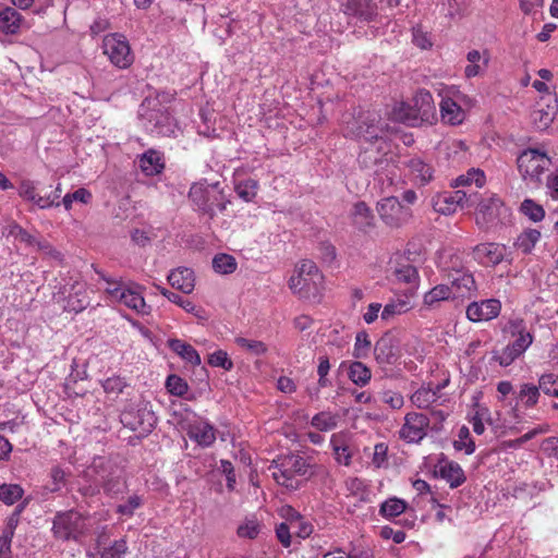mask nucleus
<instances>
[{
  "instance_id": "nucleus-1",
  "label": "nucleus",
  "mask_w": 558,
  "mask_h": 558,
  "mask_svg": "<svg viewBox=\"0 0 558 558\" xmlns=\"http://www.w3.org/2000/svg\"><path fill=\"white\" fill-rule=\"evenodd\" d=\"M288 284L300 298H316L323 289L324 276L313 260L302 259L295 265Z\"/></svg>"
},
{
  "instance_id": "nucleus-2",
  "label": "nucleus",
  "mask_w": 558,
  "mask_h": 558,
  "mask_svg": "<svg viewBox=\"0 0 558 558\" xmlns=\"http://www.w3.org/2000/svg\"><path fill=\"white\" fill-rule=\"evenodd\" d=\"M90 518L76 510L59 511L52 520V534L61 541L78 542L92 530Z\"/></svg>"
},
{
  "instance_id": "nucleus-3",
  "label": "nucleus",
  "mask_w": 558,
  "mask_h": 558,
  "mask_svg": "<svg viewBox=\"0 0 558 558\" xmlns=\"http://www.w3.org/2000/svg\"><path fill=\"white\" fill-rule=\"evenodd\" d=\"M138 117L147 132L171 136L177 125L167 109L156 99H145L138 109Z\"/></svg>"
},
{
  "instance_id": "nucleus-4",
  "label": "nucleus",
  "mask_w": 558,
  "mask_h": 558,
  "mask_svg": "<svg viewBox=\"0 0 558 558\" xmlns=\"http://www.w3.org/2000/svg\"><path fill=\"white\" fill-rule=\"evenodd\" d=\"M344 135L364 143L377 140L385 134V124L376 112H362L357 117L343 119Z\"/></svg>"
},
{
  "instance_id": "nucleus-5",
  "label": "nucleus",
  "mask_w": 558,
  "mask_h": 558,
  "mask_svg": "<svg viewBox=\"0 0 558 558\" xmlns=\"http://www.w3.org/2000/svg\"><path fill=\"white\" fill-rule=\"evenodd\" d=\"M518 170L526 184H538L551 165L546 153L535 148L523 150L517 159Z\"/></svg>"
},
{
  "instance_id": "nucleus-6",
  "label": "nucleus",
  "mask_w": 558,
  "mask_h": 558,
  "mask_svg": "<svg viewBox=\"0 0 558 558\" xmlns=\"http://www.w3.org/2000/svg\"><path fill=\"white\" fill-rule=\"evenodd\" d=\"M274 463L272 476L275 481L287 488H298V476H304L307 473L308 464L306 460L298 454L282 456Z\"/></svg>"
},
{
  "instance_id": "nucleus-7",
  "label": "nucleus",
  "mask_w": 558,
  "mask_h": 558,
  "mask_svg": "<svg viewBox=\"0 0 558 558\" xmlns=\"http://www.w3.org/2000/svg\"><path fill=\"white\" fill-rule=\"evenodd\" d=\"M189 197L204 213L210 217L217 211H223L227 206L225 195L219 190V183L204 185L195 183L190 189Z\"/></svg>"
},
{
  "instance_id": "nucleus-8",
  "label": "nucleus",
  "mask_w": 558,
  "mask_h": 558,
  "mask_svg": "<svg viewBox=\"0 0 558 558\" xmlns=\"http://www.w3.org/2000/svg\"><path fill=\"white\" fill-rule=\"evenodd\" d=\"M478 192L462 191L438 193L432 197V206L436 213L451 215L458 208L473 207L477 203Z\"/></svg>"
},
{
  "instance_id": "nucleus-9",
  "label": "nucleus",
  "mask_w": 558,
  "mask_h": 558,
  "mask_svg": "<svg viewBox=\"0 0 558 558\" xmlns=\"http://www.w3.org/2000/svg\"><path fill=\"white\" fill-rule=\"evenodd\" d=\"M377 211L381 221L390 228H401L413 219L412 209L396 196L385 197L378 202Z\"/></svg>"
},
{
  "instance_id": "nucleus-10",
  "label": "nucleus",
  "mask_w": 558,
  "mask_h": 558,
  "mask_svg": "<svg viewBox=\"0 0 558 558\" xmlns=\"http://www.w3.org/2000/svg\"><path fill=\"white\" fill-rule=\"evenodd\" d=\"M102 49L111 63L119 69H126L133 63L134 57L131 52L129 41L121 34L105 36Z\"/></svg>"
},
{
  "instance_id": "nucleus-11",
  "label": "nucleus",
  "mask_w": 558,
  "mask_h": 558,
  "mask_svg": "<svg viewBox=\"0 0 558 558\" xmlns=\"http://www.w3.org/2000/svg\"><path fill=\"white\" fill-rule=\"evenodd\" d=\"M390 144L385 136L364 143L357 161L364 169L377 171L387 161Z\"/></svg>"
},
{
  "instance_id": "nucleus-12",
  "label": "nucleus",
  "mask_w": 558,
  "mask_h": 558,
  "mask_svg": "<svg viewBox=\"0 0 558 558\" xmlns=\"http://www.w3.org/2000/svg\"><path fill=\"white\" fill-rule=\"evenodd\" d=\"M428 426L429 420L425 414L410 412L404 416L399 436L407 442H418L426 436Z\"/></svg>"
},
{
  "instance_id": "nucleus-13",
  "label": "nucleus",
  "mask_w": 558,
  "mask_h": 558,
  "mask_svg": "<svg viewBox=\"0 0 558 558\" xmlns=\"http://www.w3.org/2000/svg\"><path fill=\"white\" fill-rule=\"evenodd\" d=\"M401 163L408 170L407 174L415 185L424 186L433 181L435 169L421 157H408Z\"/></svg>"
},
{
  "instance_id": "nucleus-14",
  "label": "nucleus",
  "mask_w": 558,
  "mask_h": 558,
  "mask_svg": "<svg viewBox=\"0 0 558 558\" xmlns=\"http://www.w3.org/2000/svg\"><path fill=\"white\" fill-rule=\"evenodd\" d=\"M501 311V303L497 299H487L472 302L468 305L465 314L473 323L488 322L496 318Z\"/></svg>"
},
{
  "instance_id": "nucleus-15",
  "label": "nucleus",
  "mask_w": 558,
  "mask_h": 558,
  "mask_svg": "<svg viewBox=\"0 0 558 558\" xmlns=\"http://www.w3.org/2000/svg\"><path fill=\"white\" fill-rule=\"evenodd\" d=\"M557 100L548 96L543 97L539 102H537L536 108L531 113L532 123L535 129L538 131H544L549 128L553 123L556 113H557Z\"/></svg>"
},
{
  "instance_id": "nucleus-16",
  "label": "nucleus",
  "mask_w": 558,
  "mask_h": 558,
  "mask_svg": "<svg viewBox=\"0 0 558 558\" xmlns=\"http://www.w3.org/2000/svg\"><path fill=\"white\" fill-rule=\"evenodd\" d=\"M121 422L132 430L148 433L156 423V416L150 410L143 408L136 412H124L121 415Z\"/></svg>"
},
{
  "instance_id": "nucleus-17",
  "label": "nucleus",
  "mask_w": 558,
  "mask_h": 558,
  "mask_svg": "<svg viewBox=\"0 0 558 558\" xmlns=\"http://www.w3.org/2000/svg\"><path fill=\"white\" fill-rule=\"evenodd\" d=\"M186 433L190 439L195 441L201 447H209L216 440L215 427L203 418H196L195 421L189 423Z\"/></svg>"
},
{
  "instance_id": "nucleus-18",
  "label": "nucleus",
  "mask_w": 558,
  "mask_h": 558,
  "mask_svg": "<svg viewBox=\"0 0 558 558\" xmlns=\"http://www.w3.org/2000/svg\"><path fill=\"white\" fill-rule=\"evenodd\" d=\"M474 206L477 209L476 222L488 223L493 222L500 215L502 202L496 195L482 197L478 194L477 203Z\"/></svg>"
},
{
  "instance_id": "nucleus-19",
  "label": "nucleus",
  "mask_w": 558,
  "mask_h": 558,
  "mask_svg": "<svg viewBox=\"0 0 558 558\" xmlns=\"http://www.w3.org/2000/svg\"><path fill=\"white\" fill-rule=\"evenodd\" d=\"M449 290L452 291V300L470 298L476 290L473 276L470 272L456 271L451 277Z\"/></svg>"
},
{
  "instance_id": "nucleus-20",
  "label": "nucleus",
  "mask_w": 558,
  "mask_h": 558,
  "mask_svg": "<svg viewBox=\"0 0 558 558\" xmlns=\"http://www.w3.org/2000/svg\"><path fill=\"white\" fill-rule=\"evenodd\" d=\"M412 118L428 121L434 117L435 106L433 96L428 90H418L412 99Z\"/></svg>"
},
{
  "instance_id": "nucleus-21",
  "label": "nucleus",
  "mask_w": 558,
  "mask_h": 558,
  "mask_svg": "<svg viewBox=\"0 0 558 558\" xmlns=\"http://www.w3.org/2000/svg\"><path fill=\"white\" fill-rule=\"evenodd\" d=\"M507 331L511 336L515 337V340L510 343L519 353H523L532 344L533 337L526 331L525 323L521 318H514L509 320L507 325Z\"/></svg>"
},
{
  "instance_id": "nucleus-22",
  "label": "nucleus",
  "mask_w": 558,
  "mask_h": 558,
  "mask_svg": "<svg viewBox=\"0 0 558 558\" xmlns=\"http://www.w3.org/2000/svg\"><path fill=\"white\" fill-rule=\"evenodd\" d=\"M437 473L449 483L451 488L461 486L466 480L464 471L454 461L440 460L437 464Z\"/></svg>"
},
{
  "instance_id": "nucleus-23",
  "label": "nucleus",
  "mask_w": 558,
  "mask_h": 558,
  "mask_svg": "<svg viewBox=\"0 0 558 558\" xmlns=\"http://www.w3.org/2000/svg\"><path fill=\"white\" fill-rule=\"evenodd\" d=\"M342 7L345 14L371 21L377 15V5L373 0H344Z\"/></svg>"
},
{
  "instance_id": "nucleus-24",
  "label": "nucleus",
  "mask_w": 558,
  "mask_h": 558,
  "mask_svg": "<svg viewBox=\"0 0 558 558\" xmlns=\"http://www.w3.org/2000/svg\"><path fill=\"white\" fill-rule=\"evenodd\" d=\"M168 281L172 288L180 290L185 294L193 292L195 287V277L191 268L179 267L168 275Z\"/></svg>"
},
{
  "instance_id": "nucleus-25",
  "label": "nucleus",
  "mask_w": 558,
  "mask_h": 558,
  "mask_svg": "<svg viewBox=\"0 0 558 558\" xmlns=\"http://www.w3.org/2000/svg\"><path fill=\"white\" fill-rule=\"evenodd\" d=\"M374 355L376 362L381 366L395 364L398 360V353L392 338L381 337L375 344Z\"/></svg>"
},
{
  "instance_id": "nucleus-26",
  "label": "nucleus",
  "mask_w": 558,
  "mask_h": 558,
  "mask_svg": "<svg viewBox=\"0 0 558 558\" xmlns=\"http://www.w3.org/2000/svg\"><path fill=\"white\" fill-rule=\"evenodd\" d=\"M440 114L444 122L458 125L465 119L464 110L451 97L442 98L440 102Z\"/></svg>"
},
{
  "instance_id": "nucleus-27",
  "label": "nucleus",
  "mask_w": 558,
  "mask_h": 558,
  "mask_svg": "<svg viewBox=\"0 0 558 558\" xmlns=\"http://www.w3.org/2000/svg\"><path fill=\"white\" fill-rule=\"evenodd\" d=\"M116 303L122 304L142 315L149 313L142 293L129 287H125L124 291L120 293V298Z\"/></svg>"
},
{
  "instance_id": "nucleus-28",
  "label": "nucleus",
  "mask_w": 558,
  "mask_h": 558,
  "mask_svg": "<svg viewBox=\"0 0 558 558\" xmlns=\"http://www.w3.org/2000/svg\"><path fill=\"white\" fill-rule=\"evenodd\" d=\"M73 292L69 293L64 310L68 312L80 313L89 305V300L83 283L76 282L72 287Z\"/></svg>"
},
{
  "instance_id": "nucleus-29",
  "label": "nucleus",
  "mask_w": 558,
  "mask_h": 558,
  "mask_svg": "<svg viewBox=\"0 0 558 558\" xmlns=\"http://www.w3.org/2000/svg\"><path fill=\"white\" fill-rule=\"evenodd\" d=\"M155 288L163 295L166 296L171 303L173 304H177L178 306H180L181 308H183L185 312L194 315L195 317L199 318V319H205L206 316H205V311L199 307V306H196L193 302H191L190 300H186V299H183L181 295H179L178 293H174L163 287H160L158 284H155Z\"/></svg>"
},
{
  "instance_id": "nucleus-30",
  "label": "nucleus",
  "mask_w": 558,
  "mask_h": 558,
  "mask_svg": "<svg viewBox=\"0 0 558 558\" xmlns=\"http://www.w3.org/2000/svg\"><path fill=\"white\" fill-rule=\"evenodd\" d=\"M138 167L145 175L151 177L159 174L163 170L165 163L159 151L149 149L140 157Z\"/></svg>"
},
{
  "instance_id": "nucleus-31",
  "label": "nucleus",
  "mask_w": 558,
  "mask_h": 558,
  "mask_svg": "<svg viewBox=\"0 0 558 558\" xmlns=\"http://www.w3.org/2000/svg\"><path fill=\"white\" fill-rule=\"evenodd\" d=\"M340 367L348 369L350 380L356 386L364 387L372 378L371 369L362 362H342Z\"/></svg>"
},
{
  "instance_id": "nucleus-32",
  "label": "nucleus",
  "mask_w": 558,
  "mask_h": 558,
  "mask_svg": "<svg viewBox=\"0 0 558 558\" xmlns=\"http://www.w3.org/2000/svg\"><path fill=\"white\" fill-rule=\"evenodd\" d=\"M22 22L23 17L15 9L7 7L0 11V32L5 35L17 34Z\"/></svg>"
},
{
  "instance_id": "nucleus-33",
  "label": "nucleus",
  "mask_w": 558,
  "mask_h": 558,
  "mask_svg": "<svg viewBox=\"0 0 558 558\" xmlns=\"http://www.w3.org/2000/svg\"><path fill=\"white\" fill-rule=\"evenodd\" d=\"M504 246H474L473 257L484 266H494L504 258Z\"/></svg>"
},
{
  "instance_id": "nucleus-34",
  "label": "nucleus",
  "mask_w": 558,
  "mask_h": 558,
  "mask_svg": "<svg viewBox=\"0 0 558 558\" xmlns=\"http://www.w3.org/2000/svg\"><path fill=\"white\" fill-rule=\"evenodd\" d=\"M445 385H437L436 388L421 387L412 393L410 400L418 409H427L439 398V391Z\"/></svg>"
},
{
  "instance_id": "nucleus-35",
  "label": "nucleus",
  "mask_w": 558,
  "mask_h": 558,
  "mask_svg": "<svg viewBox=\"0 0 558 558\" xmlns=\"http://www.w3.org/2000/svg\"><path fill=\"white\" fill-rule=\"evenodd\" d=\"M168 345L182 360L192 364L193 366H197L201 364V356L191 344L180 339H170L168 341Z\"/></svg>"
},
{
  "instance_id": "nucleus-36",
  "label": "nucleus",
  "mask_w": 558,
  "mask_h": 558,
  "mask_svg": "<svg viewBox=\"0 0 558 558\" xmlns=\"http://www.w3.org/2000/svg\"><path fill=\"white\" fill-rule=\"evenodd\" d=\"M411 301L408 298L391 300L388 302L381 311V320L389 322L396 316L408 313L412 310Z\"/></svg>"
},
{
  "instance_id": "nucleus-37",
  "label": "nucleus",
  "mask_w": 558,
  "mask_h": 558,
  "mask_svg": "<svg viewBox=\"0 0 558 558\" xmlns=\"http://www.w3.org/2000/svg\"><path fill=\"white\" fill-rule=\"evenodd\" d=\"M485 183V174L480 169H470L466 174H462L454 180L453 186H465V191H476Z\"/></svg>"
},
{
  "instance_id": "nucleus-38",
  "label": "nucleus",
  "mask_w": 558,
  "mask_h": 558,
  "mask_svg": "<svg viewBox=\"0 0 558 558\" xmlns=\"http://www.w3.org/2000/svg\"><path fill=\"white\" fill-rule=\"evenodd\" d=\"M335 459L339 464L350 465L352 452L340 434H333L330 439Z\"/></svg>"
},
{
  "instance_id": "nucleus-39",
  "label": "nucleus",
  "mask_w": 558,
  "mask_h": 558,
  "mask_svg": "<svg viewBox=\"0 0 558 558\" xmlns=\"http://www.w3.org/2000/svg\"><path fill=\"white\" fill-rule=\"evenodd\" d=\"M287 514H289V521L292 526V533L295 534L300 538L308 537L313 532V525L304 520L298 512H295L291 507L286 509Z\"/></svg>"
},
{
  "instance_id": "nucleus-40",
  "label": "nucleus",
  "mask_w": 558,
  "mask_h": 558,
  "mask_svg": "<svg viewBox=\"0 0 558 558\" xmlns=\"http://www.w3.org/2000/svg\"><path fill=\"white\" fill-rule=\"evenodd\" d=\"M450 299H452V291L449 290V286L437 284L424 294L423 303L427 307H434L439 302Z\"/></svg>"
},
{
  "instance_id": "nucleus-41",
  "label": "nucleus",
  "mask_w": 558,
  "mask_h": 558,
  "mask_svg": "<svg viewBox=\"0 0 558 558\" xmlns=\"http://www.w3.org/2000/svg\"><path fill=\"white\" fill-rule=\"evenodd\" d=\"M339 415L323 411L312 417L311 425L319 432H330L338 426Z\"/></svg>"
},
{
  "instance_id": "nucleus-42",
  "label": "nucleus",
  "mask_w": 558,
  "mask_h": 558,
  "mask_svg": "<svg viewBox=\"0 0 558 558\" xmlns=\"http://www.w3.org/2000/svg\"><path fill=\"white\" fill-rule=\"evenodd\" d=\"M352 218L357 228L365 230L372 226L374 216L364 202H359L353 206Z\"/></svg>"
},
{
  "instance_id": "nucleus-43",
  "label": "nucleus",
  "mask_w": 558,
  "mask_h": 558,
  "mask_svg": "<svg viewBox=\"0 0 558 558\" xmlns=\"http://www.w3.org/2000/svg\"><path fill=\"white\" fill-rule=\"evenodd\" d=\"M20 195L36 205H38L40 208H46L52 206V201H50V197L40 196L36 193V189L31 181H24L22 182L20 186Z\"/></svg>"
},
{
  "instance_id": "nucleus-44",
  "label": "nucleus",
  "mask_w": 558,
  "mask_h": 558,
  "mask_svg": "<svg viewBox=\"0 0 558 558\" xmlns=\"http://www.w3.org/2000/svg\"><path fill=\"white\" fill-rule=\"evenodd\" d=\"M490 411L487 407L476 403L474 405L473 414L470 418V423L473 430L477 435H482L485 432V422L490 423Z\"/></svg>"
},
{
  "instance_id": "nucleus-45",
  "label": "nucleus",
  "mask_w": 558,
  "mask_h": 558,
  "mask_svg": "<svg viewBox=\"0 0 558 558\" xmlns=\"http://www.w3.org/2000/svg\"><path fill=\"white\" fill-rule=\"evenodd\" d=\"M236 260L233 256L229 254H217L213 258V268L217 274L220 275H229L235 271L236 269Z\"/></svg>"
},
{
  "instance_id": "nucleus-46",
  "label": "nucleus",
  "mask_w": 558,
  "mask_h": 558,
  "mask_svg": "<svg viewBox=\"0 0 558 558\" xmlns=\"http://www.w3.org/2000/svg\"><path fill=\"white\" fill-rule=\"evenodd\" d=\"M395 275L399 282L410 284L413 289H416L420 284L417 269L411 264L398 267Z\"/></svg>"
},
{
  "instance_id": "nucleus-47",
  "label": "nucleus",
  "mask_w": 558,
  "mask_h": 558,
  "mask_svg": "<svg viewBox=\"0 0 558 558\" xmlns=\"http://www.w3.org/2000/svg\"><path fill=\"white\" fill-rule=\"evenodd\" d=\"M96 272L99 275L101 280H104L107 284V287L105 288V292L109 301L116 303L120 298V293L124 291L126 286L116 278L106 276L100 270H96Z\"/></svg>"
},
{
  "instance_id": "nucleus-48",
  "label": "nucleus",
  "mask_w": 558,
  "mask_h": 558,
  "mask_svg": "<svg viewBox=\"0 0 558 558\" xmlns=\"http://www.w3.org/2000/svg\"><path fill=\"white\" fill-rule=\"evenodd\" d=\"M520 211L534 222H538L545 217V210L543 206L531 198H526L521 203Z\"/></svg>"
},
{
  "instance_id": "nucleus-49",
  "label": "nucleus",
  "mask_w": 558,
  "mask_h": 558,
  "mask_svg": "<svg viewBox=\"0 0 558 558\" xmlns=\"http://www.w3.org/2000/svg\"><path fill=\"white\" fill-rule=\"evenodd\" d=\"M405 501L399 498H390L381 504L380 514L386 518H395L404 512Z\"/></svg>"
},
{
  "instance_id": "nucleus-50",
  "label": "nucleus",
  "mask_w": 558,
  "mask_h": 558,
  "mask_svg": "<svg viewBox=\"0 0 558 558\" xmlns=\"http://www.w3.org/2000/svg\"><path fill=\"white\" fill-rule=\"evenodd\" d=\"M539 389L537 386L535 385H531V384H523L521 387H520V391H519V400L521 402H523V404L526 407V408H532L534 407L537 401H538V397H539Z\"/></svg>"
},
{
  "instance_id": "nucleus-51",
  "label": "nucleus",
  "mask_w": 558,
  "mask_h": 558,
  "mask_svg": "<svg viewBox=\"0 0 558 558\" xmlns=\"http://www.w3.org/2000/svg\"><path fill=\"white\" fill-rule=\"evenodd\" d=\"M143 497L140 495H131L124 502L118 505L117 513L122 517L131 518L134 512L143 506Z\"/></svg>"
},
{
  "instance_id": "nucleus-52",
  "label": "nucleus",
  "mask_w": 558,
  "mask_h": 558,
  "mask_svg": "<svg viewBox=\"0 0 558 558\" xmlns=\"http://www.w3.org/2000/svg\"><path fill=\"white\" fill-rule=\"evenodd\" d=\"M453 447L458 451H464L465 454H471L475 450V444L470 437L469 428L462 426L459 430L458 439L454 440Z\"/></svg>"
},
{
  "instance_id": "nucleus-53",
  "label": "nucleus",
  "mask_w": 558,
  "mask_h": 558,
  "mask_svg": "<svg viewBox=\"0 0 558 558\" xmlns=\"http://www.w3.org/2000/svg\"><path fill=\"white\" fill-rule=\"evenodd\" d=\"M5 230L7 233L3 231V234L5 235V241L8 242H19L26 244H32L33 242L32 235L17 225H11Z\"/></svg>"
},
{
  "instance_id": "nucleus-54",
  "label": "nucleus",
  "mask_w": 558,
  "mask_h": 558,
  "mask_svg": "<svg viewBox=\"0 0 558 558\" xmlns=\"http://www.w3.org/2000/svg\"><path fill=\"white\" fill-rule=\"evenodd\" d=\"M234 342L242 349L254 355H263L267 352V345L259 340L247 339L244 337H236Z\"/></svg>"
},
{
  "instance_id": "nucleus-55",
  "label": "nucleus",
  "mask_w": 558,
  "mask_h": 558,
  "mask_svg": "<svg viewBox=\"0 0 558 558\" xmlns=\"http://www.w3.org/2000/svg\"><path fill=\"white\" fill-rule=\"evenodd\" d=\"M379 400L392 410H399L404 404L403 396L391 389H384L378 393Z\"/></svg>"
},
{
  "instance_id": "nucleus-56",
  "label": "nucleus",
  "mask_w": 558,
  "mask_h": 558,
  "mask_svg": "<svg viewBox=\"0 0 558 558\" xmlns=\"http://www.w3.org/2000/svg\"><path fill=\"white\" fill-rule=\"evenodd\" d=\"M102 488L107 495L118 497L125 490L126 484L121 476H110L104 482Z\"/></svg>"
},
{
  "instance_id": "nucleus-57",
  "label": "nucleus",
  "mask_w": 558,
  "mask_h": 558,
  "mask_svg": "<svg viewBox=\"0 0 558 558\" xmlns=\"http://www.w3.org/2000/svg\"><path fill=\"white\" fill-rule=\"evenodd\" d=\"M90 199L92 193L88 190L81 187L74 191L73 193L65 194L62 199V204L64 208L69 210L73 202H81L83 204H87L90 202Z\"/></svg>"
},
{
  "instance_id": "nucleus-58",
  "label": "nucleus",
  "mask_w": 558,
  "mask_h": 558,
  "mask_svg": "<svg viewBox=\"0 0 558 558\" xmlns=\"http://www.w3.org/2000/svg\"><path fill=\"white\" fill-rule=\"evenodd\" d=\"M23 495V489L19 485H1L0 486V500L7 505H13Z\"/></svg>"
},
{
  "instance_id": "nucleus-59",
  "label": "nucleus",
  "mask_w": 558,
  "mask_h": 558,
  "mask_svg": "<svg viewBox=\"0 0 558 558\" xmlns=\"http://www.w3.org/2000/svg\"><path fill=\"white\" fill-rule=\"evenodd\" d=\"M166 387L168 391L178 397H182L187 392V383L178 375H170L166 380Z\"/></svg>"
},
{
  "instance_id": "nucleus-60",
  "label": "nucleus",
  "mask_w": 558,
  "mask_h": 558,
  "mask_svg": "<svg viewBox=\"0 0 558 558\" xmlns=\"http://www.w3.org/2000/svg\"><path fill=\"white\" fill-rule=\"evenodd\" d=\"M208 364L213 367L223 368L225 371H231L233 368V362L223 350H217L211 353L208 357Z\"/></svg>"
},
{
  "instance_id": "nucleus-61",
  "label": "nucleus",
  "mask_w": 558,
  "mask_h": 558,
  "mask_svg": "<svg viewBox=\"0 0 558 558\" xmlns=\"http://www.w3.org/2000/svg\"><path fill=\"white\" fill-rule=\"evenodd\" d=\"M257 191V183L254 180H245L241 181L235 186V192L239 195L240 198H242L245 202L252 201Z\"/></svg>"
},
{
  "instance_id": "nucleus-62",
  "label": "nucleus",
  "mask_w": 558,
  "mask_h": 558,
  "mask_svg": "<svg viewBox=\"0 0 558 558\" xmlns=\"http://www.w3.org/2000/svg\"><path fill=\"white\" fill-rule=\"evenodd\" d=\"M238 536L243 538H255L259 533V524L254 519H247L238 527Z\"/></svg>"
},
{
  "instance_id": "nucleus-63",
  "label": "nucleus",
  "mask_w": 558,
  "mask_h": 558,
  "mask_svg": "<svg viewBox=\"0 0 558 558\" xmlns=\"http://www.w3.org/2000/svg\"><path fill=\"white\" fill-rule=\"evenodd\" d=\"M329 371H330V362H329L328 356L327 355H320L318 357V366H317L318 386L319 387H329V386H331V381L327 377Z\"/></svg>"
},
{
  "instance_id": "nucleus-64",
  "label": "nucleus",
  "mask_w": 558,
  "mask_h": 558,
  "mask_svg": "<svg viewBox=\"0 0 558 558\" xmlns=\"http://www.w3.org/2000/svg\"><path fill=\"white\" fill-rule=\"evenodd\" d=\"M126 542L124 539H119L113 543L112 546L105 548L100 553V558H122L126 553Z\"/></svg>"
}]
</instances>
